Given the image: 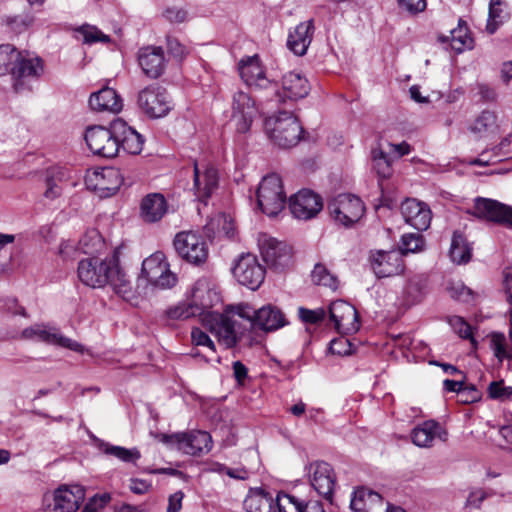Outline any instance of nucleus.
I'll return each instance as SVG.
<instances>
[{
    "mask_svg": "<svg viewBox=\"0 0 512 512\" xmlns=\"http://www.w3.org/2000/svg\"><path fill=\"white\" fill-rule=\"evenodd\" d=\"M120 254L121 247H116L111 256L105 259L92 256L80 260L77 268L79 280L92 288L110 285L120 297L129 299L132 295V285L119 265Z\"/></svg>",
    "mask_w": 512,
    "mask_h": 512,
    "instance_id": "obj_1",
    "label": "nucleus"
},
{
    "mask_svg": "<svg viewBox=\"0 0 512 512\" xmlns=\"http://www.w3.org/2000/svg\"><path fill=\"white\" fill-rule=\"evenodd\" d=\"M43 72V62L38 57H30L11 44L0 45V76L11 74L13 88L19 93L27 89L29 79L38 78Z\"/></svg>",
    "mask_w": 512,
    "mask_h": 512,
    "instance_id": "obj_2",
    "label": "nucleus"
},
{
    "mask_svg": "<svg viewBox=\"0 0 512 512\" xmlns=\"http://www.w3.org/2000/svg\"><path fill=\"white\" fill-rule=\"evenodd\" d=\"M270 139L281 148H291L298 144L303 128L298 119L288 112H280L265 123Z\"/></svg>",
    "mask_w": 512,
    "mask_h": 512,
    "instance_id": "obj_3",
    "label": "nucleus"
},
{
    "mask_svg": "<svg viewBox=\"0 0 512 512\" xmlns=\"http://www.w3.org/2000/svg\"><path fill=\"white\" fill-rule=\"evenodd\" d=\"M257 203L261 211L267 216L278 215L286 204V194L282 180L277 174L263 177L257 190Z\"/></svg>",
    "mask_w": 512,
    "mask_h": 512,
    "instance_id": "obj_4",
    "label": "nucleus"
},
{
    "mask_svg": "<svg viewBox=\"0 0 512 512\" xmlns=\"http://www.w3.org/2000/svg\"><path fill=\"white\" fill-rule=\"evenodd\" d=\"M331 218L343 225L351 226L363 216L365 207L362 200L352 194H339L328 202Z\"/></svg>",
    "mask_w": 512,
    "mask_h": 512,
    "instance_id": "obj_5",
    "label": "nucleus"
},
{
    "mask_svg": "<svg viewBox=\"0 0 512 512\" xmlns=\"http://www.w3.org/2000/svg\"><path fill=\"white\" fill-rule=\"evenodd\" d=\"M137 106L149 118H161L171 110V100L166 89L154 83L138 92Z\"/></svg>",
    "mask_w": 512,
    "mask_h": 512,
    "instance_id": "obj_6",
    "label": "nucleus"
},
{
    "mask_svg": "<svg viewBox=\"0 0 512 512\" xmlns=\"http://www.w3.org/2000/svg\"><path fill=\"white\" fill-rule=\"evenodd\" d=\"M273 92L271 101L276 103L295 102L305 98L310 91L307 78L301 73L290 71L285 73L276 88H270Z\"/></svg>",
    "mask_w": 512,
    "mask_h": 512,
    "instance_id": "obj_7",
    "label": "nucleus"
},
{
    "mask_svg": "<svg viewBox=\"0 0 512 512\" xmlns=\"http://www.w3.org/2000/svg\"><path fill=\"white\" fill-rule=\"evenodd\" d=\"M161 440L173 448L192 456L207 453L212 448V438L206 431L163 434Z\"/></svg>",
    "mask_w": 512,
    "mask_h": 512,
    "instance_id": "obj_8",
    "label": "nucleus"
},
{
    "mask_svg": "<svg viewBox=\"0 0 512 512\" xmlns=\"http://www.w3.org/2000/svg\"><path fill=\"white\" fill-rule=\"evenodd\" d=\"M141 276L161 289L171 288L177 282V277L169 270V264L162 252H155L142 262Z\"/></svg>",
    "mask_w": 512,
    "mask_h": 512,
    "instance_id": "obj_9",
    "label": "nucleus"
},
{
    "mask_svg": "<svg viewBox=\"0 0 512 512\" xmlns=\"http://www.w3.org/2000/svg\"><path fill=\"white\" fill-rule=\"evenodd\" d=\"M177 254L187 262L199 265L208 258V247L202 236L191 231L176 234L173 241Z\"/></svg>",
    "mask_w": 512,
    "mask_h": 512,
    "instance_id": "obj_10",
    "label": "nucleus"
},
{
    "mask_svg": "<svg viewBox=\"0 0 512 512\" xmlns=\"http://www.w3.org/2000/svg\"><path fill=\"white\" fill-rule=\"evenodd\" d=\"M232 115L236 131L245 134L250 131L253 121L259 116V109L250 94L237 91L232 96Z\"/></svg>",
    "mask_w": 512,
    "mask_h": 512,
    "instance_id": "obj_11",
    "label": "nucleus"
},
{
    "mask_svg": "<svg viewBox=\"0 0 512 512\" xmlns=\"http://www.w3.org/2000/svg\"><path fill=\"white\" fill-rule=\"evenodd\" d=\"M114 121L109 128L91 126L84 134L88 148L96 155L112 158L118 154Z\"/></svg>",
    "mask_w": 512,
    "mask_h": 512,
    "instance_id": "obj_12",
    "label": "nucleus"
},
{
    "mask_svg": "<svg viewBox=\"0 0 512 512\" xmlns=\"http://www.w3.org/2000/svg\"><path fill=\"white\" fill-rule=\"evenodd\" d=\"M469 213L479 219L512 229V206L497 200L477 197Z\"/></svg>",
    "mask_w": 512,
    "mask_h": 512,
    "instance_id": "obj_13",
    "label": "nucleus"
},
{
    "mask_svg": "<svg viewBox=\"0 0 512 512\" xmlns=\"http://www.w3.org/2000/svg\"><path fill=\"white\" fill-rule=\"evenodd\" d=\"M124 182V176L119 168L104 167L88 172L85 176L87 188L97 192L100 197L115 194Z\"/></svg>",
    "mask_w": 512,
    "mask_h": 512,
    "instance_id": "obj_14",
    "label": "nucleus"
},
{
    "mask_svg": "<svg viewBox=\"0 0 512 512\" xmlns=\"http://www.w3.org/2000/svg\"><path fill=\"white\" fill-rule=\"evenodd\" d=\"M218 170L210 163H193L192 191L198 201L207 203L213 192L218 188Z\"/></svg>",
    "mask_w": 512,
    "mask_h": 512,
    "instance_id": "obj_15",
    "label": "nucleus"
},
{
    "mask_svg": "<svg viewBox=\"0 0 512 512\" xmlns=\"http://www.w3.org/2000/svg\"><path fill=\"white\" fill-rule=\"evenodd\" d=\"M233 275L241 285L256 290L264 281L265 268L255 255L248 253L238 259Z\"/></svg>",
    "mask_w": 512,
    "mask_h": 512,
    "instance_id": "obj_16",
    "label": "nucleus"
},
{
    "mask_svg": "<svg viewBox=\"0 0 512 512\" xmlns=\"http://www.w3.org/2000/svg\"><path fill=\"white\" fill-rule=\"evenodd\" d=\"M289 209L296 219L310 220L323 209V201L312 190L302 189L290 197Z\"/></svg>",
    "mask_w": 512,
    "mask_h": 512,
    "instance_id": "obj_17",
    "label": "nucleus"
},
{
    "mask_svg": "<svg viewBox=\"0 0 512 512\" xmlns=\"http://www.w3.org/2000/svg\"><path fill=\"white\" fill-rule=\"evenodd\" d=\"M220 301V295L209 279L200 278L195 282L190 302L194 311L202 318V322L207 314L213 313L211 309Z\"/></svg>",
    "mask_w": 512,
    "mask_h": 512,
    "instance_id": "obj_18",
    "label": "nucleus"
},
{
    "mask_svg": "<svg viewBox=\"0 0 512 512\" xmlns=\"http://www.w3.org/2000/svg\"><path fill=\"white\" fill-rule=\"evenodd\" d=\"M308 472L311 486L320 496L332 503L336 484L332 466L324 461H316L309 465Z\"/></svg>",
    "mask_w": 512,
    "mask_h": 512,
    "instance_id": "obj_19",
    "label": "nucleus"
},
{
    "mask_svg": "<svg viewBox=\"0 0 512 512\" xmlns=\"http://www.w3.org/2000/svg\"><path fill=\"white\" fill-rule=\"evenodd\" d=\"M21 337L26 340H36L66 347L74 351H80L82 348L76 341L61 335L57 328L45 324H35L25 328L21 333Z\"/></svg>",
    "mask_w": 512,
    "mask_h": 512,
    "instance_id": "obj_20",
    "label": "nucleus"
},
{
    "mask_svg": "<svg viewBox=\"0 0 512 512\" xmlns=\"http://www.w3.org/2000/svg\"><path fill=\"white\" fill-rule=\"evenodd\" d=\"M238 69L241 79L250 87L264 90L277 87V82L266 77L258 55L242 59L238 64Z\"/></svg>",
    "mask_w": 512,
    "mask_h": 512,
    "instance_id": "obj_21",
    "label": "nucleus"
},
{
    "mask_svg": "<svg viewBox=\"0 0 512 512\" xmlns=\"http://www.w3.org/2000/svg\"><path fill=\"white\" fill-rule=\"evenodd\" d=\"M329 317L339 333H350L358 329V313L354 306L344 300L330 304Z\"/></svg>",
    "mask_w": 512,
    "mask_h": 512,
    "instance_id": "obj_22",
    "label": "nucleus"
},
{
    "mask_svg": "<svg viewBox=\"0 0 512 512\" xmlns=\"http://www.w3.org/2000/svg\"><path fill=\"white\" fill-rule=\"evenodd\" d=\"M203 323L218 336L219 341L226 347L231 348L237 344L236 320L220 313H210L205 316Z\"/></svg>",
    "mask_w": 512,
    "mask_h": 512,
    "instance_id": "obj_23",
    "label": "nucleus"
},
{
    "mask_svg": "<svg viewBox=\"0 0 512 512\" xmlns=\"http://www.w3.org/2000/svg\"><path fill=\"white\" fill-rule=\"evenodd\" d=\"M261 255L267 266L275 271H282L291 262L290 247L274 238L265 239L261 246Z\"/></svg>",
    "mask_w": 512,
    "mask_h": 512,
    "instance_id": "obj_24",
    "label": "nucleus"
},
{
    "mask_svg": "<svg viewBox=\"0 0 512 512\" xmlns=\"http://www.w3.org/2000/svg\"><path fill=\"white\" fill-rule=\"evenodd\" d=\"M370 266L378 278L392 277L403 271V260L399 251L379 250L370 256Z\"/></svg>",
    "mask_w": 512,
    "mask_h": 512,
    "instance_id": "obj_25",
    "label": "nucleus"
},
{
    "mask_svg": "<svg viewBox=\"0 0 512 512\" xmlns=\"http://www.w3.org/2000/svg\"><path fill=\"white\" fill-rule=\"evenodd\" d=\"M138 63L148 78H159L165 70V56L162 47L145 46L140 48Z\"/></svg>",
    "mask_w": 512,
    "mask_h": 512,
    "instance_id": "obj_26",
    "label": "nucleus"
},
{
    "mask_svg": "<svg viewBox=\"0 0 512 512\" xmlns=\"http://www.w3.org/2000/svg\"><path fill=\"white\" fill-rule=\"evenodd\" d=\"M401 213L407 224L418 231H424L430 226L431 211L429 207L416 199H407L401 205Z\"/></svg>",
    "mask_w": 512,
    "mask_h": 512,
    "instance_id": "obj_27",
    "label": "nucleus"
},
{
    "mask_svg": "<svg viewBox=\"0 0 512 512\" xmlns=\"http://www.w3.org/2000/svg\"><path fill=\"white\" fill-rule=\"evenodd\" d=\"M447 431L435 420H427L415 426L411 431V441L421 448L431 447L435 438L447 440Z\"/></svg>",
    "mask_w": 512,
    "mask_h": 512,
    "instance_id": "obj_28",
    "label": "nucleus"
},
{
    "mask_svg": "<svg viewBox=\"0 0 512 512\" xmlns=\"http://www.w3.org/2000/svg\"><path fill=\"white\" fill-rule=\"evenodd\" d=\"M114 127L118 151L123 149L132 155H137L142 151L144 139L141 134L121 119L114 121Z\"/></svg>",
    "mask_w": 512,
    "mask_h": 512,
    "instance_id": "obj_29",
    "label": "nucleus"
},
{
    "mask_svg": "<svg viewBox=\"0 0 512 512\" xmlns=\"http://www.w3.org/2000/svg\"><path fill=\"white\" fill-rule=\"evenodd\" d=\"M84 497V490L80 486L60 487L54 493V512H76Z\"/></svg>",
    "mask_w": 512,
    "mask_h": 512,
    "instance_id": "obj_30",
    "label": "nucleus"
},
{
    "mask_svg": "<svg viewBox=\"0 0 512 512\" xmlns=\"http://www.w3.org/2000/svg\"><path fill=\"white\" fill-rule=\"evenodd\" d=\"M89 105L92 110L97 112H110L117 114L123 108V101L116 90L110 87H104L91 94L89 98Z\"/></svg>",
    "mask_w": 512,
    "mask_h": 512,
    "instance_id": "obj_31",
    "label": "nucleus"
},
{
    "mask_svg": "<svg viewBox=\"0 0 512 512\" xmlns=\"http://www.w3.org/2000/svg\"><path fill=\"white\" fill-rule=\"evenodd\" d=\"M313 20H308L298 24L294 31L290 32L287 40L288 48L298 56H302L307 52L311 44L314 33Z\"/></svg>",
    "mask_w": 512,
    "mask_h": 512,
    "instance_id": "obj_32",
    "label": "nucleus"
},
{
    "mask_svg": "<svg viewBox=\"0 0 512 512\" xmlns=\"http://www.w3.org/2000/svg\"><path fill=\"white\" fill-rule=\"evenodd\" d=\"M288 324L284 313L277 306L268 304L257 310L256 324L264 331H275Z\"/></svg>",
    "mask_w": 512,
    "mask_h": 512,
    "instance_id": "obj_33",
    "label": "nucleus"
},
{
    "mask_svg": "<svg viewBox=\"0 0 512 512\" xmlns=\"http://www.w3.org/2000/svg\"><path fill=\"white\" fill-rule=\"evenodd\" d=\"M141 217L145 222L159 221L167 212V202L160 193L146 195L141 201Z\"/></svg>",
    "mask_w": 512,
    "mask_h": 512,
    "instance_id": "obj_34",
    "label": "nucleus"
},
{
    "mask_svg": "<svg viewBox=\"0 0 512 512\" xmlns=\"http://www.w3.org/2000/svg\"><path fill=\"white\" fill-rule=\"evenodd\" d=\"M244 507L247 512H276L272 495L262 488H254L249 491L244 500Z\"/></svg>",
    "mask_w": 512,
    "mask_h": 512,
    "instance_id": "obj_35",
    "label": "nucleus"
},
{
    "mask_svg": "<svg viewBox=\"0 0 512 512\" xmlns=\"http://www.w3.org/2000/svg\"><path fill=\"white\" fill-rule=\"evenodd\" d=\"M449 256L452 262L461 265L466 264L472 257V247L463 233L455 231L452 235Z\"/></svg>",
    "mask_w": 512,
    "mask_h": 512,
    "instance_id": "obj_36",
    "label": "nucleus"
},
{
    "mask_svg": "<svg viewBox=\"0 0 512 512\" xmlns=\"http://www.w3.org/2000/svg\"><path fill=\"white\" fill-rule=\"evenodd\" d=\"M95 443L99 451L125 463H136L141 457L140 452L136 448L127 449L122 446L112 445L100 439H96Z\"/></svg>",
    "mask_w": 512,
    "mask_h": 512,
    "instance_id": "obj_37",
    "label": "nucleus"
},
{
    "mask_svg": "<svg viewBox=\"0 0 512 512\" xmlns=\"http://www.w3.org/2000/svg\"><path fill=\"white\" fill-rule=\"evenodd\" d=\"M497 115L490 110H483L470 125L469 130L480 137L488 136L497 131Z\"/></svg>",
    "mask_w": 512,
    "mask_h": 512,
    "instance_id": "obj_38",
    "label": "nucleus"
},
{
    "mask_svg": "<svg viewBox=\"0 0 512 512\" xmlns=\"http://www.w3.org/2000/svg\"><path fill=\"white\" fill-rule=\"evenodd\" d=\"M382 503V497L379 493L365 488L354 491L350 502V507L355 512H367L372 504Z\"/></svg>",
    "mask_w": 512,
    "mask_h": 512,
    "instance_id": "obj_39",
    "label": "nucleus"
},
{
    "mask_svg": "<svg viewBox=\"0 0 512 512\" xmlns=\"http://www.w3.org/2000/svg\"><path fill=\"white\" fill-rule=\"evenodd\" d=\"M105 248V241L101 234L95 230H88L79 240L78 249L90 257L101 253Z\"/></svg>",
    "mask_w": 512,
    "mask_h": 512,
    "instance_id": "obj_40",
    "label": "nucleus"
},
{
    "mask_svg": "<svg viewBox=\"0 0 512 512\" xmlns=\"http://www.w3.org/2000/svg\"><path fill=\"white\" fill-rule=\"evenodd\" d=\"M504 2L501 0H490L489 14L486 25V31L494 34L498 27L508 19V13L503 8Z\"/></svg>",
    "mask_w": 512,
    "mask_h": 512,
    "instance_id": "obj_41",
    "label": "nucleus"
},
{
    "mask_svg": "<svg viewBox=\"0 0 512 512\" xmlns=\"http://www.w3.org/2000/svg\"><path fill=\"white\" fill-rule=\"evenodd\" d=\"M311 278L313 283L316 285H322L332 290H336L338 287V279L334 276L323 264H316L312 273Z\"/></svg>",
    "mask_w": 512,
    "mask_h": 512,
    "instance_id": "obj_42",
    "label": "nucleus"
},
{
    "mask_svg": "<svg viewBox=\"0 0 512 512\" xmlns=\"http://www.w3.org/2000/svg\"><path fill=\"white\" fill-rule=\"evenodd\" d=\"M449 296L462 303H471L474 300V292L463 282H450L447 288Z\"/></svg>",
    "mask_w": 512,
    "mask_h": 512,
    "instance_id": "obj_43",
    "label": "nucleus"
},
{
    "mask_svg": "<svg viewBox=\"0 0 512 512\" xmlns=\"http://www.w3.org/2000/svg\"><path fill=\"white\" fill-rule=\"evenodd\" d=\"M276 507L279 512H302L304 504L296 497L281 492L277 495Z\"/></svg>",
    "mask_w": 512,
    "mask_h": 512,
    "instance_id": "obj_44",
    "label": "nucleus"
},
{
    "mask_svg": "<svg viewBox=\"0 0 512 512\" xmlns=\"http://www.w3.org/2000/svg\"><path fill=\"white\" fill-rule=\"evenodd\" d=\"M166 315L171 320H187L199 316L191 302H182L166 310Z\"/></svg>",
    "mask_w": 512,
    "mask_h": 512,
    "instance_id": "obj_45",
    "label": "nucleus"
},
{
    "mask_svg": "<svg viewBox=\"0 0 512 512\" xmlns=\"http://www.w3.org/2000/svg\"><path fill=\"white\" fill-rule=\"evenodd\" d=\"M372 159H373V167L376 170L378 176L380 178L386 179L390 177L392 173L390 161L385 154L380 149H375L372 151Z\"/></svg>",
    "mask_w": 512,
    "mask_h": 512,
    "instance_id": "obj_46",
    "label": "nucleus"
},
{
    "mask_svg": "<svg viewBox=\"0 0 512 512\" xmlns=\"http://www.w3.org/2000/svg\"><path fill=\"white\" fill-rule=\"evenodd\" d=\"M424 239L420 234H404L401 237V256L403 254L421 251L424 247Z\"/></svg>",
    "mask_w": 512,
    "mask_h": 512,
    "instance_id": "obj_47",
    "label": "nucleus"
},
{
    "mask_svg": "<svg viewBox=\"0 0 512 512\" xmlns=\"http://www.w3.org/2000/svg\"><path fill=\"white\" fill-rule=\"evenodd\" d=\"M489 398L504 402L512 397V386H505L504 381H493L487 388Z\"/></svg>",
    "mask_w": 512,
    "mask_h": 512,
    "instance_id": "obj_48",
    "label": "nucleus"
},
{
    "mask_svg": "<svg viewBox=\"0 0 512 512\" xmlns=\"http://www.w3.org/2000/svg\"><path fill=\"white\" fill-rule=\"evenodd\" d=\"M214 225L218 226V233H223L229 239L234 237L235 227L233 221L225 214H219L213 218L206 226L207 231H210Z\"/></svg>",
    "mask_w": 512,
    "mask_h": 512,
    "instance_id": "obj_49",
    "label": "nucleus"
},
{
    "mask_svg": "<svg viewBox=\"0 0 512 512\" xmlns=\"http://www.w3.org/2000/svg\"><path fill=\"white\" fill-rule=\"evenodd\" d=\"M452 47L458 52L464 49H471L473 47V39L468 35L467 29L458 28L451 31Z\"/></svg>",
    "mask_w": 512,
    "mask_h": 512,
    "instance_id": "obj_50",
    "label": "nucleus"
},
{
    "mask_svg": "<svg viewBox=\"0 0 512 512\" xmlns=\"http://www.w3.org/2000/svg\"><path fill=\"white\" fill-rule=\"evenodd\" d=\"M78 32L83 36L84 43L87 44L96 42L107 43L110 41V37L95 26L83 25L78 29Z\"/></svg>",
    "mask_w": 512,
    "mask_h": 512,
    "instance_id": "obj_51",
    "label": "nucleus"
},
{
    "mask_svg": "<svg viewBox=\"0 0 512 512\" xmlns=\"http://www.w3.org/2000/svg\"><path fill=\"white\" fill-rule=\"evenodd\" d=\"M447 321L454 330V332L458 334L461 338L470 339L472 342H474L472 336V327L470 326L469 323L465 321L463 317L454 315L448 317Z\"/></svg>",
    "mask_w": 512,
    "mask_h": 512,
    "instance_id": "obj_52",
    "label": "nucleus"
},
{
    "mask_svg": "<svg viewBox=\"0 0 512 512\" xmlns=\"http://www.w3.org/2000/svg\"><path fill=\"white\" fill-rule=\"evenodd\" d=\"M407 302L415 304L421 301L424 296V285L420 279H411L405 287Z\"/></svg>",
    "mask_w": 512,
    "mask_h": 512,
    "instance_id": "obj_53",
    "label": "nucleus"
},
{
    "mask_svg": "<svg viewBox=\"0 0 512 512\" xmlns=\"http://www.w3.org/2000/svg\"><path fill=\"white\" fill-rule=\"evenodd\" d=\"M298 316L300 320L306 324H318L324 320L326 311L323 308L310 310L304 307H299Z\"/></svg>",
    "mask_w": 512,
    "mask_h": 512,
    "instance_id": "obj_54",
    "label": "nucleus"
},
{
    "mask_svg": "<svg viewBox=\"0 0 512 512\" xmlns=\"http://www.w3.org/2000/svg\"><path fill=\"white\" fill-rule=\"evenodd\" d=\"M459 397L463 403H474L481 399L482 394L476 388L475 385H473V384L466 385L463 382V386H461Z\"/></svg>",
    "mask_w": 512,
    "mask_h": 512,
    "instance_id": "obj_55",
    "label": "nucleus"
},
{
    "mask_svg": "<svg viewBox=\"0 0 512 512\" xmlns=\"http://www.w3.org/2000/svg\"><path fill=\"white\" fill-rule=\"evenodd\" d=\"M192 343L196 346L208 347L212 352H215V344L210 337L199 328H193L191 331Z\"/></svg>",
    "mask_w": 512,
    "mask_h": 512,
    "instance_id": "obj_56",
    "label": "nucleus"
},
{
    "mask_svg": "<svg viewBox=\"0 0 512 512\" xmlns=\"http://www.w3.org/2000/svg\"><path fill=\"white\" fill-rule=\"evenodd\" d=\"M167 50L177 59H183L188 54L187 48L172 36L167 37Z\"/></svg>",
    "mask_w": 512,
    "mask_h": 512,
    "instance_id": "obj_57",
    "label": "nucleus"
},
{
    "mask_svg": "<svg viewBox=\"0 0 512 512\" xmlns=\"http://www.w3.org/2000/svg\"><path fill=\"white\" fill-rule=\"evenodd\" d=\"M234 313L239 317L248 320L255 327L257 310L249 304H239L234 308Z\"/></svg>",
    "mask_w": 512,
    "mask_h": 512,
    "instance_id": "obj_58",
    "label": "nucleus"
},
{
    "mask_svg": "<svg viewBox=\"0 0 512 512\" xmlns=\"http://www.w3.org/2000/svg\"><path fill=\"white\" fill-rule=\"evenodd\" d=\"M164 17L171 23H183L187 19V11L182 8L169 7L164 13Z\"/></svg>",
    "mask_w": 512,
    "mask_h": 512,
    "instance_id": "obj_59",
    "label": "nucleus"
},
{
    "mask_svg": "<svg viewBox=\"0 0 512 512\" xmlns=\"http://www.w3.org/2000/svg\"><path fill=\"white\" fill-rule=\"evenodd\" d=\"M478 94L481 97V100L484 102H494L497 99V92L495 88L492 86L485 84V83H479L477 85Z\"/></svg>",
    "mask_w": 512,
    "mask_h": 512,
    "instance_id": "obj_60",
    "label": "nucleus"
},
{
    "mask_svg": "<svg viewBox=\"0 0 512 512\" xmlns=\"http://www.w3.org/2000/svg\"><path fill=\"white\" fill-rule=\"evenodd\" d=\"M78 252V246L71 241H63L59 247V254L64 260L75 259Z\"/></svg>",
    "mask_w": 512,
    "mask_h": 512,
    "instance_id": "obj_61",
    "label": "nucleus"
},
{
    "mask_svg": "<svg viewBox=\"0 0 512 512\" xmlns=\"http://www.w3.org/2000/svg\"><path fill=\"white\" fill-rule=\"evenodd\" d=\"M401 8L407 10L410 13H418L425 9V0H398Z\"/></svg>",
    "mask_w": 512,
    "mask_h": 512,
    "instance_id": "obj_62",
    "label": "nucleus"
},
{
    "mask_svg": "<svg viewBox=\"0 0 512 512\" xmlns=\"http://www.w3.org/2000/svg\"><path fill=\"white\" fill-rule=\"evenodd\" d=\"M488 497V494L486 491L482 489H477L474 491H471L467 500L466 505L474 508H479L481 503Z\"/></svg>",
    "mask_w": 512,
    "mask_h": 512,
    "instance_id": "obj_63",
    "label": "nucleus"
},
{
    "mask_svg": "<svg viewBox=\"0 0 512 512\" xmlns=\"http://www.w3.org/2000/svg\"><path fill=\"white\" fill-rule=\"evenodd\" d=\"M183 498L184 493L182 491H177L170 495L168 499L167 512H179L182 508Z\"/></svg>",
    "mask_w": 512,
    "mask_h": 512,
    "instance_id": "obj_64",
    "label": "nucleus"
}]
</instances>
